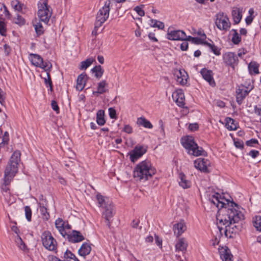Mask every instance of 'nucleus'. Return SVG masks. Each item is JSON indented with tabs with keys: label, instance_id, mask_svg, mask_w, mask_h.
I'll use <instances>...</instances> for the list:
<instances>
[{
	"label": "nucleus",
	"instance_id": "nucleus-51",
	"mask_svg": "<svg viewBox=\"0 0 261 261\" xmlns=\"http://www.w3.org/2000/svg\"><path fill=\"white\" fill-rule=\"evenodd\" d=\"M6 24L3 21H0V34L2 36H6Z\"/></svg>",
	"mask_w": 261,
	"mask_h": 261
},
{
	"label": "nucleus",
	"instance_id": "nucleus-62",
	"mask_svg": "<svg viewBox=\"0 0 261 261\" xmlns=\"http://www.w3.org/2000/svg\"><path fill=\"white\" fill-rule=\"evenodd\" d=\"M155 241L158 246L162 247V240L158 236L155 235Z\"/></svg>",
	"mask_w": 261,
	"mask_h": 261
},
{
	"label": "nucleus",
	"instance_id": "nucleus-46",
	"mask_svg": "<svg viewBox=\"0 0 261 261\" xmlns=\"http://www.w3.org/2000/svg\"><path fill=\"white\" fill-rule=\"evenodd\" d=\"M151 22L152 23H153L151 25L152 27L153 28H158L159 29H163L164 28V23L163 22L158 21L155 19H151Z\"/></svg>",
	"mask_w": 261,
	"mask_h": 261
},
{
	"label": "nucleus",
	"instance_id": "nucleus-16",
	"mask_svg": "<svg viewBox=\"0 0 261 261\" xmlns=\"http://www.w3.org/2000/svg\"><path fill=\"white\" fill-rule=\"evenodd\" d=\"M174 76L177 82L181 85L187 84L188 75L185 70H177L174 73Z\"/></svg>",
	"mask_w": 261,
	"mask_h": 261
},
{
	"label": "nucleus",
	"instance_id": "nucleus-47",
	"mask_svg": "<svg viewBox=\"0 0 261 261\" xmlns=\"http://www.w3.org/2000/svg\"><path fill=\"white\" fill-rule=\"evenodd\" d=\"M25 215L27 220L30 222L32 219V210L29 206L24 207Z\"/></svg>",
	"mask_w": 261,
	"mask_h": 261
},
{
	"label": "nucleus",
	"instance_id": "nucleus-31",
	"mask_svg": "<svg viewBox=\"0 0 261 261\" xmlns=\"http://www.w3.org/2000/svg\"><path fill=\"white\" fill-rule=\"evenodd\" d=\"M105 112L104 111L100 110L98 111L96 114V122L99 125H103L106 123L104 118Z\"/></svg>",
	"mask_w": 261,
	"mask_h": 261
},
{
	"label": "nucleus",
	"instance_id": "nucleus-55",
	"mask_svg": "<svg viewBox=\"0 0 261 261\" xmlns=\"http://www.w3.org/2000/svg\"><path fill=\"white\" fill-rule=\"evenodd\" d=\"M109 113L111 118L114 119L116 118V112L114 108H110L109 109Z\"/></svg>",
	"mask_w": 261,
	"mask_h": 261
},
{
	"label": "nucleus",
	"instance_id": "nucleus-56",
	"mask_svg": "<svg viewBox=\"0 0 261 261\" xmlns=\"http://www.w3.org/2000/svg\"><path fill=\"white\" fill-rule=\"evenodd\" d=\"M258 142L257 139H251L249 140H248L246 142V144L248 146L253 147L254 144H258Z\"/></svg>",
	"mask_w": 261,
	"mask_h": 261
},
{
	"label": "nucleus",
	"instance_id": "nucleus-14",
	"mask_svg": "<svg viewBox=\"0 0 261 261\" xmlns=\"http://www.w3.org/2000/svg\"><path fill=\"white\" fill-rule=\"evenodd\" d=\"M195 167L204 173L209 172L207 167L210 164V161L203 158H198L194 161Z\"/></svg>",
	"mask_w": 261,
	"mask_h": 261
},
{
	"label": "nucleus",
	"instance_id": "nucleus-27",
	"mask_svg": "<svg viewBox=\"0 0 261 261\" xmlns=\"http://www.w3.org/2000/svg\"><path fill=\"white\" fill-rule=\"evenodd\" d=\"M91 251L90 245L87 243H84L78 251L79 254L82 256H85L90 254Z\"/></svg>",
	"mask_w": 261,
	"mask_h": 261
},
{
	"label": "nucleus",
	"instance_id": "nucleus-25",
	"mask_svg": "<svg viewBox=\"0 0 261 261\" xmlns=\"http://www.w3.org/2000/svg\"><path fill=\"white\" fill-rule=\"evenodd\" d=\"M242 9L240 8H234L232 11V16L234 24L239 23L242 17Z\"/></svg>",
	"mask_w": 261,
	"mask_h": 261
},
{
	"label": "nucleus",
	"instance_id": "nucleus-39",
	"mask_svg": "<svg viewBox=\"0 0 261 261\" xmlns=\"http://www.w3.org/2000/svg\"><path fill=\"white\" fill-rule=\"evenodd\" d=\"M258 67L259 64L255 62H251L248 65L249 72L250 73L253 72L255 74H258L259 73Z\"/></svg>",
	"mask_w": 261,
	"mask_h": 261
},
{
	"label": "nucleus",
	"instance_id": "nucleus-12",
	"mask_svg": "<svg viewBox=\"0 0 261 261\" xmlns=\"http://www.w3.org/2000/svg\"><path fill=\"white\" fill-rule=\"evenodd\" d=\"M64 238L72 243L81 242L85 240V237L82 233L75 230H73L70 232H67Z\"/></svg>",
	"mask_w": 261,
	"mask_h": 261
},
{
	"label": "nucleus",
	"instance_id": "nucleus-10",
	"mask_svg": "<svg viewBox=\"0 0 261 261\" xmlns=\"http://www.w3.org/2000/svg\"><path fill=\"white\" fill-rule=\"evenodd\" d=\"M147 147L142 145H137L131 150L128 155H129L131 162L135 163L147 151Z\"/></svg>",
	"mask_w": 261,
	"mask_h": 261
},
{
	"label": "nucleus",
	"instance_id": "nucleus-6",
	"mask_svg": "<svg viewBox=\"0 0 261 261\" xmlns=\"http://www.w3.org/2000/svg\"><path fill=\"white\" fill-rule=\"evenodd\" d=\"M42 242L43 246L50 251H55L57 249V243L49 231H45L42 234Z\"/></svg>",
	"mask_w": 261,
	"mask_h": 261
},
{
	"label": "nucleus",
	"instance_id": "nucleus-33",
	"mask_svg": "<svg viewBox=\"0 0 261 261\" xmlns=\"http://www.w3.org/2000/svg\"><path fill=\"white\" fill-rule=\"evenodd\" d=\"M107 85L105 80H103L98 84L97 91H93V94L96 95V94H103L106 92L105 87Z\"/></svg>",
	"mask_w": 261,
	"mask_h": 261
},
{
	"label": "nucleus",
	"instance_id": "nucleus-8",
	"mask_svg": "<svg viewBox=\"0 0 261 261\" xmlns=\"http://www.w3.org/2000/svg\"><path fill=\"white\" fill-rule=\"evenodd\" d=\"M38 6V16L40 20L47 24L52 14V10L50 6Z\"/></svg>",
	"mask_w": 261,
	"mask_h": 261
},
{
	"label": "nucleus",
	"instance_id": "nucleus-48",
	"mask_svg": "<svg viewBox=\"0 0 261 261\" xmlns=\"http://www.w3.org/2000/svg\"><path fill=\"white\" fill-rule=\"evenodd\" d=\"M159 124L160 125V133L163 138L165 137V126L164 124V122L162 120H160L159 121Z\"/></svg>",
	"mask_w": 261,
	"mask_h": 261
},
{
	"label": "nucleus",
	"instance_id": "nucleus-53",
	"mask_svg": "<svg viewBox=\"0 0 261 261\" xmlns=\"http://www.w3.org/2000/svg\"><path fill=\"white\" fill-rule=\"evenodd\" d=\"M51 106L53 110L55 111L57 114H59L60 113V109L56 101L52 100Z\"/></svg>",
	"mask_w": 261,
	"mask_h": 261
},
{
	"label": "nucleus",
	"instance_id": "nucleus-34",
	"mask_svg": "<svg viewBox=\"0 0 261 261\" xmlns=\"http://www.w3.org/2000/svg\"><path fill=\"white\" fill-rule=\"evenodd\" d=\"M225 120L226 127L229 130H233L237 129V125L234 124V120L233 119L230 117H226Z\"/></svg>",
	"mask_w": 261,
	"mask_h": 261
},
{
	"label": "nucleus",
	"instance_id": "nucleus-5",
	"mask_svg": "<svg viewBox=\"0 0 261 261\" xmlns=\"http://www.w3.org/2000/svg\"><path fill=\"white\" fill-rule=\"evenodd\" d=\"M111 3L110 0H107L105 3L104 6L98 11L96 16L95 28H98L101 27L108 18Z\"/></svg>",
	"mask_w": 261,
	"mask_h": 261
},
{
	"label": "nucleus",
	"instance_id": "nucleus-3",
	"mask_svg": "<svg viewBox=\"0 0 261 261\" xmlns=\"http://www.w3.org/2000/svg\"><path fill=\"white\" fill-rule=\"evenodd\" d=\"M156 173L155 169L151 166L148 160H144L139 163L134 168V177L140 180L146 181Z\"/></svg>",
	"mask_w": 261,
	"mask_h": 261
},
{
	"label": "nucleus",
	"instance_id": "nucleus-61",
	"mask_svg": "<svg viewBox=\"0 0 261 261\" xmlns=\"http://www.w3.org/2000/svg\"><path fill=\"white\" fill-rule=\"evenodd\" d=\"M4 49L5 55L8 56L9 55L11 50L10 47L8 45L5 44L4 45Z\"/></svg>",
	"mask_w": 261,
	"mask_h": 261
},
{
	"label": "nucleus",
	"instance_id": "nucleus-58",
	"mask_svg": "<svg viewBox=\"0 0 261 261\" xmlns=\"http://www.w3.org/2000/svg\"><path fill=\"white\" fill-rule=\"evenodd\" d=\"M259 151L256 150H251L248 155L251 156L252 158L255 159L259 155Z\"/></svg>",
	"mask_w": 261,
	"mask_h": 261
},
{
	"label": "nucleus",
	"instance_id": "nucleus-2",
	"mask_svg": "<svg viewBox=\"0 0 261 261\" xmlns=\"http://www.w3.org/2000/svg\"><path fill=\"white\" fill-rule=\"evenodd\" d=\"M20 156L21 153L19 150L15 151L12 154L4 172V180L6 185H9L17 173Z\"/></svg>",
	"mask_w": 261,
	"mask_h": 261
},
{
	"label": "nucleus",
	"instance_id": "nucleus-18",
	"mask_svg": "<svg viewBox=\"0 0 261 261\" xmlns=\"http://www.w3.org/2000/svg\"><path fill=\"white\" fill-rule=\"evenodd\" d=\"M88 78L87 75L85 72L81 73L78 76L76 86V88L77 90L81 91L83 90Z\"/></svg>",
	"mask_w": 261,
	"mask_h": 261
},
{
	"label": "nucleus",
	"instance_id": "nucleus-15",
	"mask_svg": "<svg viewBox=\"0 0 261 261\" xmlns=\"http://www.w3.org/2000/svg\"><path fill=\"white\" fill-rule=\"evenodd\" d=\"M64 257L67 259V261H80L75 255L68 250H67L64 253ZM47 258L48 261H65L62 260L54 255H48Z\"/></svg>",
	"mask_w": 261,
	"mask_h": 261
},
{
	"label": "nucleus",
	"instance_id": "nucleus-29",
	"mask_svg": "<svg viewBox=\"0 0 261 261\" xmlns=\"http://www.w3.org/2000/svg\"><path fill=\"white\" fill-rule=\"evenodd\" d=\"M188 244L184 238H180L178 240L175 245L176 251H184L187 250Z\"/></svg>",
	"mask_w": 261,
	"mask_h": 261
},
{
	"label": "nucleus",
	"instance_id": "nucleus-35",
	"mask_svg": "<svg viewBox=\"0 0 261 261\" xmlns=\"http://www.w3.org/2000/svg\"><path fill=\"white\" fill-rule=\"evenodd\" d=\"M91 71L93 73H95V76L97 79H100L104 72V70L100 65L95 66L91 69Z\"/></svg>",
	"mask_w": 261,
	"mask_h": 261
},
{
	"label": "nucleus",
	"instance_id": "nucleus-21",
	"mask_svg": "<svg viewBox=\"0 0 261 261\" xmlns=\"http://www.w3.org/2000/svg\"><path fill=\"white\" fill-rule=\"evenodd\" d=\"M173 97L176 99L175 102L176 104L180 107H184L185 103V95L181 90L176 91L173 93Z\"/></svg>",
	"mask_w": 261,
	"mask_h": 261
},
{
	"label": "nucleus",
	"instance_id": "nucleus-4",
	"mask_svg": "<svg viewBox=\"0 0 261 261\" xmlns=\"http://www.w3.org/2000/svg\"><path fill=\"white\" fill-rule=\"evenodd\" d=\"M181 143L187 150L188 153L195 156H206V152L202 147H199L192 136H187L181 139Z\"/></svg>",
	"mask_w": 261,
	"mask_h": 261
},
{
	"label": "nucleus",
	"instance_id": "nucleus-30",
	"mask_svg": "<svg viewBox=\"0 0 261 261\" xmlns=\"http://www.w3.org/2000/svg\"><path fill=\"white\" fill-rule=\"evenodd\" d=\"M137 123L139 126H142L147 128H152L153 125L145 117H141L137 119Z\"/></svg>",
	"mask_w": 261,
	"mask_h": 261
},
{
	"label": "nucleus",
	"instance_id": "nucleus-63",
	"mask_svg": "<svg viewBox=\"0 0 261 261\" xmlns=\"http://www.w3.org/2000/svg\"><path fill=\"white\" fill-rule=\"evenodd\" d=\"M132 130V127L129 125H125L123 128V131L128 134H131Z\"/></svg>",
	"mask_w": 261,
	"mask_h": 261
},
{
	"label": "nucleus",
	"instance_id": "nucleus-64",
	"mask_svg": "<svg viewBox=\"0 0 261 261\" xmlns=\"http://www.w3.org/2000/svg\"><path fill=\"white\" fill-rule=\"evenodd\" d=\"M188 48V43L187 42H184L180 44L181 50L185 51L187 50Z\"/></svg>",
	"mask_w": 261,
	"mask_h": 261
},
{
	"label": "nucleus",
	"instance_id": "nucleus-11",
	"mask_svg": "<svg viewBox=\"0 0 261 261\" xmlns=\"http://www.w3.org/2000/svg\"><path fill=\"white\" fill-rule=\"evenodd\" d=\"M223 62L226 66H230L232 68L238 64L239 60L238 56L234 53L227 52L223 55Z\"/></svg>",
	"mask_w": 261,
	"mask_h": 261
},
{
	"label": "nucleus",
	"instance_id": "nucleus-1",
	"mask_svg": "<svg viewBox=\"0 0 261 261\" xmlns=\"http://www.w3.org/2000/svg\"><path fill=\"white\" fill-rule=\"evenodd\" d=\"M210 201L214 204L219 210H222V214L217 217L219 222L218 228L220 235H222V231L224 228L220 225L225 226L224 234L226 237L233 238L235 237L242 228L240 222L243 220L244 216L241 210H243L238 204L232 200L230 201L222 196L218 193H215L209 198Z\"/></svg>",
	"mask_w": 261,
	"mask_h": 261
},
{
	"label": "nucleus",
	"instance_id": "nucleus-9",
	"mask_svg": "<svg viewBox=\"0 0 261 261\" xmlns=\"http://www.w3.org/2000/svg\"><path fill=\"white\" fill-rule=\"evenodd\" d=\"M243 84H241L236 88V101L239 105L242 104L245 97L254 88V86H251V87H247V89H243Z\"/></svg>",
	"mask_w": 261,
	"mask_h": 261
},
{
	"label": "nucleus",
	"instance_id": "nucleus-19",
	"mask_svg": "<svg viewBox=\"0 0 261 261\" xmlns=\"http://www.w3.org/2000/svg\"><path fill=\"white\" fill-rule=\"evenodd\" d=\"M187 229L185 223L183 220L180 221L178 223L174 225L173 229L174 233L177 237L180 236Z\"/></svg>",
	"mask_w": 261,
	"mask_h": 261
},
{
	"label": "nucleus",
	"instance_id": "nucleus-60",
	"mask_svg": "<svg viewBox=\"0 0 261 261\" xmlns=\"http://www.w3.org/2000/svg\"><path fill=\"white\" fill-rule=\"evenodd\" d=\"M254 113L258 116H261V105L255 106L254 107Z\"/></svg>",
	"mask_w": 261,
	"mask_h": 261
},
{
	"label": "nucleus",
	"instance_id": "nucleus-38",
	"mask_svg": "<svg viewBox=\"0 0 261 261\" xmlns=\"http://www.w3.org/2000/svg\"><path fill=\"white\" fill-rule=\"evenodd\" d=\"M252 223L257 230L261 231V216H257L253 218Z\"/></svg>",
	"mask_w": 261,
	"mask_h": 261
},
{
	"label": "nucleus",
	"instance_id": "nucleus-13",
	"mask_svg": "<svg viewBox=\"0 0 261 261\" xmlns=\"http://www.w3.org/2000/svg\"><path fill=\"white\" fill-rule=\"evenodd\" d=\"M167 38L170 40H184L186 33L181 30H170L169 28L167 32Z\"/></svg>",
	"mask_w": 261,
	"mask_h": 261
},
{
	"label": "nucleus",
	"instance_id": "nucleus-50",
	"mask_svg": "<svg viewBox=\"0 0 261 261\" xmlns=\"http://www.w3.org/2000/svg\"><path fill=\"white\" fill-rule=\"evenodd\" d=\"M144 5H141V7L137 6L134 8V10L137 13V14L140 16H144L145 15V12L142 9V7Z\"/></svg>",
	"mask_w": 261,
	"mask_h": 261
},
{
	"label": "nucleus",
	"instance_id": "nucleus-24",
	"mask_svg": "<svg viewBox=\"0 0 261 261\" xmlns=\"http://www.w3.org/2000/svg\"><path fill=\"white\" fill-rule=\"evenodd\" d=\"M178 183L179 186L184 189L189 188L191 185L190 181L187 179L186 175L182 172L179 174Z\"/></svg>",
	"mask_w": 261,
	"mask_h": 261
},
{
	"label": "nucleus",
	"instance_id": "nucleus-28",
	"mask_svg": "<svg viewBox=\"0 0 261 261\" xmlns=\"http://www.w3.org/2000/svg\"><path fill=\"white\" fill-rule=\"evenodd\" d=\"M65 221L62 218H58L55 221V226L60 233L64 237L66 234V231H64Z\"/></svg>",
	"mask_w": 261,
	"mask_h": 261
},
{
	"label": "nucleus",
	"instance_id": "nucleus-42",
	"mask_svg": "<svg viewBox=\"0 0 261 261\" xmlns=\"http://www.w3.org/2000/svg\"><path fill=\"white\" fill-rule=\"evenodd\" d=\"M35 28V32L37 36H40L44 33V29L42 24L39 22H37L34 25Z\"/></svg>",
	"mask_w": 261,
	"mask_h": 261
},
{
	"label": "nucleus",
	"instance_id": "nucleus-23",
	"mask_svg": "<svg viewBox=\"0 0 261 261\" xmlns=\"http://www.w3.org/2000/svg\"><path fill=\"white\" fill-rule=\"evenodd\" d=\"M29 59L32 64L37 67H39L43 63V58L38 54H30Z\"/></svg>",
	"mask_w": 261,
	"mask_h": 261
},
{
	"label": "nucleus",
	"instance_id": "nucleus-44",
	"mask_svg": "<svg viewBox=\"0 0 261 261\" xmlns=\"http://www.w3.org/2000/svg\"><path fill=\"white\" fill-rule=\"evenodd\" d=\"M39 67L42 68L46 73H49L52 68V64L49 61L44 62L43 61L42 64Z\"/></svg>",
	"mask_w": 261,
	"mask_h": 261
},
{
	"label": "nucleus",
	"instance_id": "nucleus-52",
	"mask_svg": "<svg viewBox=\"0 0 261 261\" xmlns=\"http://www.w3.org/2000/svg\"><path fill=\"white\" fill-rule=\"evenodd\" d=\"M234 144L237 148H239L241 149L244 148V142L243 141L241 140H234Z\"/></svg>",
	"mask_w": 261,
	"mask_h": 261
},
{
	"label": "nucleus",
	"instance_id": "nucleus-26",
	"mask_svg": "<svg viewBox=\"0 0 261 261\" xmlns=\"http://www.w3.org/2000/svg\"><path fill=\"white\" fill-rule=\"evenodd\" d=\"M96 198L99 207H105L107 205H109L111 203L109 199L107 197H105L101 195L100 193H97L96 195Z\"/></svg>",
	"mask_w": 261,
	"mask_h": 261
},
{
	"label": "nucleus",
	"instance_id": "nucleus-41",
	"mask_svg": "<svg viewBox=\"0 0 261 261\" xmlns=\"http://www.w3.org/2000/svg\"><path fill=\"white\" fill-rule=\"evenodd\" d=\"M231 32H233L231 41L234 44H238L241 41V38L239 36L237 31L235 29H232Z\"/></svg>",
	"mask_w": 261,
	"mask_h": 261
},
{
	"label": "nucleus",
	"instance_id": "nucleus-54",
	"mask_svg": "<svg viewBox=\"0 0 261 261\" xmlns=\"http://www.w3.org/2000/svg\"><path fill=\"white\" fill-rule=\"evenodd\" d=\"M15 23L20 25H22L25 23V20L22 17L19 15H17V18L15 21Z\"/></svg>",
	"mask_w": 261,
	"mask_h": 261
},
{
	"label": "nucleus",
	"instance_id": "nucleus-59",
	"mask_svg": "<svg viewBox=\"0 0 261 261\" xmlns=\"http://www.w3.org/2000/svg\"><path fill=\"white\" fill-rule=\"evenodd\" d=\"M199 126L197 123H191L189 126V129L193 132L198 130Z\"/></svg>",
	"mask_w": 261,
	"mask_h": 261
},
{
	"label": "nucleus",
	"instance_id": "nucleus-20",
	"mask_svg": "<svg viewBox=\"0 0 261 261\" xmlns=\"http://www.w3.org/2000/svg\"><path fill=\"white\" fill-rule=\"evenodd\" d=\"M219 253L221 258L223 261H232V255L230 249L228 247L222 248L219 249Z\"/></svg>",
	"mask_w": 261,
	"mask_h": 261
},
{
	"label": "nucleus",
	"instance_id": "nucleus-45",
	"mask_svg": "<svg viewBox=\"0 0 261 261\" xmlns=\"http://www.w3.org/2000/svg\"><path fill=\"white\" fill-rule=\"evenodd\" d=\"M15 241L20 249L24 251L27 249L26 245L24 244L19 235L17 236Z\"/></svg>",
	"mask_w": 261,
	"mask_h": 261
},
{
	"label": "nucleus",
	"instance_id": "nucleus-43",
	"mask_svg": "<svg viewBox=\"0 0 261 261\" xmlns=\"http://www.w3.org/2000/svg\"><path fill=\"white\" fill-rule=\"evenodd\" d=\"M46 76L47 78H44L45 85L47 87H49V90L52 92L53 91V86L49 73H46Z\"/></svg>",
	"mask_w": 261,
	"mask_h": 261
},
{
	"label": "nucleus",
	"instance_id": "nucleus-57",
	"mask_svg": "<svg viewBox=\"0 0 261 261\" xmlns=\"http://www.w3.org/2000/svg\"><path fill=\"white\" fill-rule=\"evenodd\" d=\"M5 103V93L3 92L2 89L0 88V103L2 105H4Z\"/></svg>",
	"mask_w": 261,
	"mask_h": 261
},
{
	"label": "nucleus",
	"instance_id": "nucleus-7",
	"mask_svg": "<svg viewBox=\"0 0 261 261\" xmlns=\"http://www.w3.org/2000/svg\"><path fill=\"white\" fill-rule=\"evenodd\" d=\"M215 24L220 30L227 31L230 27L231 24L227 15L223 13H219L216 16Z\"/></svg>",
	"mask_w": 261,
	"mask_h": 261
},
{
	"label": "nucleus",
	"instance_id": "nucleus-36",
	"mask_svg": "<svg viewBox=\"0 0 261 261\" xmlns=\"http://www.w3.org/2000/svg\"><path fill=\"white\" fill-rule=\"evenodd\" d=\"M11 6L16 11L21 12L24 5L17 0H14L11 2Z\"/></svg>",
	"mask_w": 261,
	"mask_h": 261
},
{
	"label": "nucleus",
	"instance_id": "nucleus-37",
	"mask_svg": "<svg viewBox=\"0 0 261 261\" xmlns=\"http://www.w3.org/2000/svg\"><path fill=\"white\" fill-rule=\"evenodd\" d=\"M94 60L92 58H88L86 60L81 62L79 67L80 70H85L89 67L93 63Z\"/></svg>",
	"mask_w": 261,
	"mask_h": 261
},
{
	"label": "nucleus",
	"instance_id": "nucleus-40",
	"mask_svg": "<svg viewBox=\"0 0 261 261\" xmlns=\"http://www.w3.org/2000/svg\"><path fill=\"white\" fill-rule=\"evenodd\" d=\"M205 45L208 46L210 48L211 51L216 56H219L221 54L220 49L218 48L215 44L206 42V43H205Z\"/></svg>",
	"mask_w": 261,
	"mask_h": 261
},
{
	"label": "nucleus",
	"instance_id": "nucleus-49",
	"mask_svg": "<svg viewBox=\"0 0 261 261\" xmlns=\"http://www.w3.org/2000/svg\"><path fill=\"white\" fill-rule=\"evenodd\" d=\"M206 42L207 41H205L202 38L194 37L193 38V41L192 42L196 44H201L205 45V43H206Z\"/></svg>",
	"mask_w": 261,
	"mask_h": 261
},
{
	"label": "nucleus",
	"instance_id": "nucleus-22",
	"mask_svg": "<svg viewBox=\"0 0 261 261\" xmlns=\"http://www.w3.org/2000/svg\"><path fill=\"white\" fill-rule=\"evenodd\" d=\"M105 210L103 213V216L106 220H110L111 218H112L115 214V212L114 210V206L112 203H110L109 205H107L103 207Z\"/></svg>",
	"mask_w": 261,
	"mask_h": 261
},
{
	"label": "nucleus",
	"instance_id": "nucleus-17",
	"mask_svg": "<svg viewBox=\"0 0 261 261\" xmlns=\"http://www.w3.org/2000/svg\"><path fill=\"white\" fill-rule=\"evenodd\" d=\"M200 73L202 77L207 81L211 86L214 87L216 85L215 82L213 78V73L212 70L204 68L201 70Z\"/></svg>",
	"mask_w": 261,
	"mask_h": 261
},
{
	"label": "nucleus",
	"instance_id": "nucleus-32",
	"mask_svg": "<svg viewBox=\"0 0 261 261\" xmlns=\"http://www.w3.org/2000/svg\"><path fill=\"white\" fill-rule=\"evenodd\" d=\"M39 208L42 218L43 220L47 221L49 219L50 216L49 213L47 212V209L41 203H39Z\"/></svg>",
	"mask_w": 261,
	"mask_h": 261
}]
</instances>
